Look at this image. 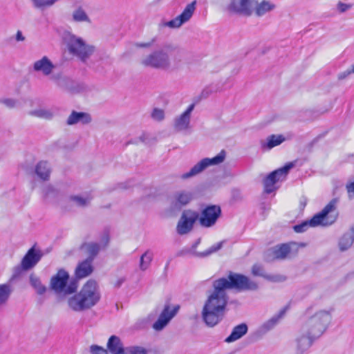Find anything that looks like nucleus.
Returning <instances> with one entry per match:
<instances>
[{
	"mask_svg": "<svg viewBox=\"0 0 354 354\" xmlns=\"http://www.w3.org/2000/svg\"><path fill=\"white\" fill-rule=\"evenodd\" d=\"M316 339H317L311 335L304 333L303 329L301 328L299 331V335L295 340L296 353L297 354H304Z\"/></svg>",
	"mask_w": 354,
	"mask_h": 354,
	"instance_id": "obj_18",
	"label": "nucleus"
},
{
	"mask_svg": "<svg viewBox=\"0 0 354 354\" xmlns=\"http://www.w3.org/2000/svg\"><path fill=\"white\" fill-rule=\"evenodd\" d=\"M352 73H354L351 72V68H348V69L346 70L345 71L340 73L338 75V80H342L346 78L348 75H350Z\"/></svg>",
	"mask_w": 354,
	"mask_h": 354,
	"instance_id": "obj_51",
	"label": "nucleus"
},
{
	"mask_svg": "<svg viewBox=\"0 0 354 354\" xmlns=\"http://www.w3.org/2000/svg\"><path fill=\"white\" fill-rule=\"evenodd\" d=\"M354 243V228L351 227L346 231L339 240V248L341 251L347 250Z\"/></svg>",
	"mask_w": 354,
	"mask_h": 354,
	"instance_id": "obj_28",
	"label": "nucleus"
},
{
	"mask_svg": "<svg viewBox=\"0 0 354 354\" xmlns=\"http://www.w3.org/2000/svg\"><path fill=\"white\" fill-rule=\"evenodd\" d=\"M131 143H133V144H137V143H138V141H137V140H135V141H131Z\"/></svg>",
	"mask_w": 354,
	"mask_h": 354,
	"instance_id": "obj_58",
	"label": "nucleus"
},
{
	"mask_svg": "<svg viewBox=\"0 0 354 354\" xmlns=\"http://www.w3.org/2000/svg\"><path fill=\"white\" fill-rule=\"evenodd\" d=\"M178 310L179 306H176L171 308L169 304H166L157 320L153 324L152 328L155 331L162 330L175 317Z\"/></svg>",
	"mask_w": 354,
	"mask_h": 354,
	"instance_id": "obj_15",
	"label": "nucleus"
},
{
	"mask_svg": "<svg viewBox=\"0 0 354 354\" xmlns=\"http://www.w3.org/2000/svg\"><path fill=\"white\" fill-rule=\"evenodd\" d=\"M351 4L344 3L341 1L338 2L337 8L339 12H344L351 8Z\"/></svg>",
	"mask_w": 354,
	"mask_h": 354,
	"instance_id": "obj_49",
	"label": "nucleus"
},
{
	"mask_svg": "<svg viewBox=\"0 0 354 354\" xmlns=\"http://www.w3.org/2000/svg\"><path fill=\"white\" fill-rule=\"evenodd\" d=\"M13 38L17 42L24 41L26 39L25 36H24L21 30H17V33L13 37Z\"/></svg>",
	"mask_w": 354,
	"mask_h": 354,
	"instance_id": "obj_52",
	"label": "nucleus"
},
{
	"mask_svg": "<svg viewBox=\"0 0 354 354\" xmlns=\"http://www.w3.org/2000/svg\"><path fill=\"white\" fill-rule=\"evenodd\" d=\"M91 352L92 354H107L106 350L97 345L91 346Z\"/></svg>",
	"mask_w": 354,
	"mask_h": 354,
	"instance_id": "obj_48",
	"label": "nucleus"
},
{
	"mask_svg": "<svg viewBox=\"0 0 354 354\" xmlns=\"http://www.w3.org/2000/svg\"><path fill=\"white\" fill-rule=\"evenodd\" d=\"M216 281L225 292L227 290H235L237 292L254 291L259 288L258 284L248 277L231 271L227 277H221Z\"/></svg>",
	"mask_w": 354,
	"mask_h": 354,
	"instance_id": "obj_5",
	"label": "nucleus"
},
{
	"mask_svg": "<svg viewBox=\"0 0 354 354\" xmlns=\"http://www.w3.org/2000/svg\"><path fill=\"white\" fill-rule=\"evenodd\" d=\"M28 114L31 116L45 120H51L54 116V113L51 110L44 108L30 111Z\"/></svg>",
	"mask_w": 354,
	"mask_h": 354,
	"instance_id": "obj_34",
	"label": "nucleus"
},
{
	"mask_svg": "<svg viewBox=\"0 0 354 354\" xmlns=\"http://www.w3.org/2000/svg\"><path fill=\"white\" fill-rule=\"evenodd\" d=\"M50 287L56 294L68 295L76 292L78 283L75 279H70L66 270L60 269L52 277Z\"/></svg>",
	"mask_w": 354,
	"mask_h": 354,
	"instance_id": "obj_8",
	"label": "nucleus"
},
{
	"mask_svg": "<svg viewBox=\"0 0 354 354\" xmlns=\"http://www.w3.org/2000/svg\"><path fill=\"white\" fill-rule=\"evenodd\" d=\"M101 297L99 287L94 280H88L80 291L67 299L69 309L73 312L81 313L95 306Z\"/></svg>",
	"mask_w": 354,
	"mask_h": 354,
	"instance_id": "obj_2",
	"label": "nucleus"
},
{
	"mask_svg": "<svg viewBox=\"0 0 354 354\" xmlns=\"http://www.w3.org/2000/svg\"><path fill=\"white\" fill-rule=\"evenodd\" d=\"M346 190L348 198L350 199L354 198V181L346 185Z\"/></svg>",
	"mask_w": 354,
	"mask_h": 354,
	"instance_id": "obj_50",
	"label": "nucleus"
},
{
	"mask_svg": "<svg viewBox=\"0 0 354 354\" xmlns=\"http://www.w3.org/2000/svg\"><path fill=\"white\" fill-rule=\"evenodd\" d=\"M93 261L86 259L80 262L75 269V276L78 279H82L90 275L93 271Z\"/></svg>",
	"mask_w": 354,
	"mask_h": 354,
	"instance_id": "obj_26",
	"label": "nucleus"
},
{
	"mask_svg": "<svg viewBox=\"0 0 354 354\" xmlns=\"http://www.w3.org/2000/svg\"><path fill=\"white\" fill-rule=\"evenodd\" d=\"M34 8L44 10L54 6L59 0H30Z\"/></svg>",
	"mask_w": 354,
	"mask_h": 354,
	"instance_id": "obj_39",
	"label": "nucleus"
},
{
	"mask_svg": "<svg viewBox=\"0 0 354 354\" xmlns=\"http://www.w3.org/2000/svg\"><path fill=\"white\" fill-rule=\"evenodd\" d=\"M64 39L70 54L85 62L95 52V46L89 45L80 37L71 32L64 35Z\"/></svg>",
	"mask_w": 354,
	"mask_h": 354,
	"instance_id": "obj_6",
	"label": "nucleus"
},
{
	"mask_svg": "<svg viewBox=\"0 0 354 354\" xmlns=\"http://www.w3.org/2000/svg\"><path fill=\"white\" fill-rule=\"evenodd\" d=\"M285 138L283 135H270L265 140H261L260 142L261 147L263 150H270L273 147L281 145L285 141Z\"/></svg>",
	"mask_w": 354,
	"mask_h": 354,
	"instance_id": "obj_25",
	"label": "nucleus"
},
{
	"mask_svg": "<svg viewBox=\"0 0 354 354\" xmlns=\"http://www.w3.org/2000/svg\"><path fill=\"white\" fill-rule=\"evenodd\" d=\"M198 218V213L192 209L184 210L178 222L176 231L180 235L186 234L192 231L194 224Z\"/></svg>",
	"mask_w": 354,
	"mask_h": 354,
	"instance_id": "obj_14",
	"label": "nucleus"
},
{
	"mask_svg": "<svg viewBox=\"0 0 354 354\" xmlns=\"http://www.w3.org/2000/svg\"><path fill=\"white\" fill-rule=\"evenodd\" d=\"M107 348L111 354H123L125 349L120 339L115 335L110 337L107 343Z\"/></svg>",
	"mask_w": 354,
	"mask_h": 354,
	"instance_id": "obj_29",
	"label": "nucleus"
},
{
	"mask_svg": "<svg viewBox=\"0 0 354 354\" xmlns=\"http://www.w3.org/2000/svg\"><path fill=\"white\" fill-rule=\"evenodd\" d=\"M109 241V238L107 234H105L102 239V243H97L95 242L86 243L82 245V248L86 250L88 257L86 258L88 259H91V261H93L95 257L97 255L100 250L101 249L105 248Z\"/></svg>",
	"mask_w": 354,
	"mask_h": 354,
	"instance_id": "obj_21",
	"label": "nucleus"
},
{
	"mask_svg": "<svg viewBox=\"0 0 354 354\" xmlns=\"http://www.w3.org/2000/svg\"><path fill=\"white\" fill-rule=\"evenodd\" d=\"M248 329V326L244 323L236 326L231 334L225 339V342L231 343L239 339L247 333Z\"/></svg>",
	"mask_w": 354,
	"mask_h": 354,
	"instance_id": "obj_30",
	"label": "nucleus"
},
{
	"mask_svg": "<svg viewBox=\"0 0 354 354\" xmlns=\"http://www.w3.org/2000/svg\"><path fill=\"white\" fill-rule=\"evenodd\" d=\"M167 48H169V56H172L175 66H178L183 60L185 55V51L178 47L169 45L167 46Z\"/></svg>",
	"mask_w": 354,
	"mask_h": 354,
	"instance_id": "obj_33",
	"label": "nucleus"
},
{
	"mask_svg": "<svg viewBox=\"0 0 354 354\" xmlns=\"http://www.w3.org/2000/svg\"><path fill=\"white\" fill-rule=\"evenodd\" d=\"M292 167L293 164L290 162L269 174L263 180L264 192L266 194H271L275 191L277 189L275 184L280 180H283Z\"/></svg>",
	"mask_w": 354,
	"mask_h": 354,
	"instance_id": "obj_12",
	"label": "nucleus"
},
{
	"mask_svg": "<svg viewBox=\"0 0 354 354\" xmlns=\"http://www.w3.org/2000/svg\"><path fill=\"white\" fill-rule=\"evenodd\" d=\"M42 196L46 198H55L57 196V190L52 185H46L41 189Z\"/></svg>",
	"mask_w": 354,
	"mask_h": 354,
	"instance_id": "obj_41",
	"label": "nucleus"
},
{
	"mask_svg": "<svg viewBox=\"0 0 354 354\" xmlns=\"http://www.w3.org/2000/svg\"><path fill=\"white\" fill-rule=\"evenodd\" d=\"M71 19L75 23H91L89 16L82 6H77L73 10Z\"/></svg>",
	"mask_w": 354,
	"mask_h": 354,
	"instance_id": "obj_31",
	"label": "nucleus"
},
{
	"mask_svg": "<svg viewBox=\"0 0 354 354\" xmlns=\"http://www.w3.org/2000/svg\"><path fill=\"white\" fill-rule=\"evenodd\" d=\"M30 283L37 294L43 295L46 291V287L42 284L38 277L34 274L30 275Z\"/></svg>",
	"mask_w": 354,
	"mask_h": 354,
	"instance_id": "obj_37",
	"label": "nucleus"
},
{
	"mask_svg": "<svg viewBox=\"0 0 354 354\" xmlns=\"http://www.w3.org/2000/svg\"><path fill=\"white\" fill-rule=\"evenodd\" d=\"M148 137H149L148 134L143 133L140 136L138 137V140L140 142L147 144V143H148L147 142Z\"/></svg>",
	"mask_w": 354,
	"mask_h": 354,
	"instance_id": "obj_54",
	"label": "nucleus"
},
{
	"mask_svg": "<svg viewBox=\"0 0 354 354\" xmlns=\"http://www.w3.org/2000/svg\"><path fill=\"white\" fill-rule=\"evenodd\" d=\"M141 64L155 69L167 70L171 68L169 48L167 46L153 51L141 59Z\"/></svg>",
	"mask_w": 354,
	"mask_h": 354,
	"instance_id": "obj_9",
	"label": "nucleus"
},
{
	"mask_svg": "<svg viewBox=\"0 0 354 354\" xmlns=\"http://www.w3.org/2000/svg\"><path fill=\"white\" fill-rule=\"evenodd\" d=\"M225 151L222 150L214 158H203L192 167L189 171L181 174L180 178L183 180L188 179L201 174L209 166L219 165L225 160Z\"/></svg>",
	"mask_w": 354,
	"mask_h": 354,
	"instance_id": "obj_10",
	"label": "nucleus"
},
{
	"mask_svg": "<svg viewBox=\"0 0 354 354\" xmlns=\"http://www.w3.org/2000/svg\"><path fill=\"white\" fill-rule=\"evenodd\" d=\"M92 121L91 115L86 112H78L72 111L66 119V123L68 126H73L77 124L86 125Z\"/></svg>",
	"mask_w": 354,
	"mask_h": 354,
	"instance_id": "obj_22",
	"label": "nucleus"
},
{
	"mask_svg": "<svg viewBox=\"0 0 354 354\" xmlns=\"http://www.w3.org/2000/svg\"><path fill=\"white\" fill-rule=\"evenodd\" d=\"M221 215V209L218 205H211L205 207L198 214V223L203 227L214 226Z\"/></svg>",
	"mask_w": 354,
	"mask_h": 354,
	"instance_id": "obj_13",
	"label": "nucleus"
},
{
	"mask_svg": "<svg viewBox=\"0 0 354 354\" xmlns=\"http://www.w3.org/2000/svg\"><path fill=\"white\" fill-rule=\"evenodd\" d=\"M92 198L88 196H80L73 195L69 197V200L73 203V204L77 207H84L88 206L91 201Z\"/></svg>",
	"mask_w": 354,
	"mask_h": 354,
	"instance_id": "obj_36",
	"label": "nucleus"
},
{
	"mask_svg": "<svg viewBox=\"0 0 354 354\" xmlns=\"http://www.w3.org/2000/svg\"><path fill=\"white\" fill-rule=\"evenodd\" d=\"M351 72L354 73V64L351 66Z\"/></svg>",
	"mask_w": 354,
	"mask_h": 354,
	"instance_id": "obj_57",
	"label": "nucleus"
},
{
	"mask_svg": "<svg viewBox=\"0 0 354 354\" xmlns=\"http://www.w3.org/2000/svg\"><path fill=\"white\" fill-rule=\"evenodd\" d=\"M153 252L148 250L145 252L140 257V262H139V268L141 270L145 271L147 270L151 263L153 260Z\"/></svg>",
	"mask_w": 354,
	"mask_h": 354,
	"instance_id": "obj_35",
	"label": "nucleus"
},
{
	"mask_svg": "<svg viewBox=\"0 0 354 354\" xmlns=\"http://www.w3.org/2000/svg\"><path fill=\"white\" fill-rule=\"evenodd\" d=\"M35 172L39 179L43 181H48L51 174V167L46 161H39L35 168Z\"/></svg>",
	"mask_w": 354,
	"mask_h": 354,
	"instance_id": "obj_27",
	"label": "nucleus"
},
{
	"mask_svg": "<svg viewBox=\"0 0 354 354\" xmlns=\"http://www.w3.org/2000/svg\"><path fill=\"white\" fill-rule=\"evenodd\" d=\"M264 279L271 282L279 283L285 281L286 277L279 274H270L266 273Z\"/></svg>",
	"mask_w": 354,
	"mask_h": 354,
	"instance_id": "obj_44",
	"label": "nucleus"
},
{
	"mask_svg": "<svg viewBox=\"0 0 354 354\" xmlns=\"http://www.w3.org/2000/svg\"><path fill=\"white\" fill-rule=\"evenodd\" d=\"M125 281V279L124 277L122 278H120L119 279H118V281H116L115 286L116 287H120L123 283L124 281Z\"/></svg>",
	"mask_w": 354,
	"mask_h": 354,
	"instance_id": "obj_55",
	"label": "nucleus"
},
{
	"mask_svg": "<svg viewBox=\"0 0 354 354\" xmlns=\"http://www.w3.org/2000/svg\"><path fill=\"white\" fill-rule=\"evenodd\" d=\"M194 106V104H191L183 113L174 119V127L176 131H182L189 129L191 115Z\"/></svg>",
	"mask_w": 354,
	"mask_h": 354,
	"instance_id": "obj_19",
	"label": "nucleus"
},
{
	"mask_svg": "<svg viewBox=\"0 0 354 354\" xmlns=\"http://www.w3.org/2000/svg\"><path fill=\"white\" fill-rule=\"evenodd\" d=\"M290 252V247L287 243L277 245L269 249L265 254V260L268 262L283 260Z\"/></svg>",
	"mask_w": 354,
	"mask_h": 354,
	"instance_id": "obj_17",
	"label": "nucleus"
},
{
	"mask_svg": "<svg viewBox=\"0 0 354 354\" xmlns=\"http://www.w3.org/2000/svg\"><path fill=\"white\" fill-rule=\"evenodd\" d=\"M43 257V252L39 249L32 247L29 249L21 260L25 270H30L34 268Z\"/></svg>",
	"mask_w": 354,
	"mask_h": 354,
	"instance_id": "obj_20",
	"label": "nucleus"
},
{
	"mask_svg": "<svg viewBox=\"0 0 354 354\" xmlns=\"http://www.w3.org/2000/svg\"><path fill=\"white\" fill-rule=\"evenodd\" d=\"M337 201V198H333L322 212L315 214L311 219L295 225L293 227L295 232L301 233L306 231L310 227H316L319 225L326 226L335 223L337 218V213L335 211Z\"/></svg>",
	"mask_w": 354,
	"mask_h": 354,
	"instance_id": "obj_3",
	"label": "nucleus"
},
{
	"mask_svg": "<svg viewBox=\"0 0 354 354\" xmlns=\"http://www.w3.org/2000/svg\"><path fill=\"white\" fill-rule=\"evenodd\" d=\"M196 1L187 4L183 12L174 19L165 23V26L171 28H180L183 24L187 22L192 17L196 10Z\"/></svg>",
	"mask_w": 354,
	"mask_h": 354,
	"instance_id": "obj_16",
	"label": "nucleus"
},
{
	"mask_svg": "<svg viewBox=\"0 0 354 354\" xmlns=\"http://www.w3.org/2000/svg\"><path fill=\"white\" fill-rule=\"evenodd\" d=\"M251 272L254 276L261 277L263 278H265V276L266 274V272H265L263 267L259 264H254L252 267Z\"/></svg>",
	"mask_w": 354,
	"mask_h": 354,
	"instance_id": "obj_46",
	"label": "nucleus"
},
{
	"mask_svg": "<svg viewBox=\"0 0 354 354\" xmlns=\"http://www.w3.org/2000/svg\"><path fill=\"white\" fill-rule=\"evenodd\" d=\"M208 95H209V93L207 91H206V90L203 91V92H202L203 96H204L205 97H207L208 96Z\"/></svg>",
	"mask_w": 354,
	"mask_h": 354,
	"instance_id": "obj_56",
	"label": "nucleus"
},
{
	"mask_svg": "<svg viewBox=\"0 0 354 354\" xmlns=\"http://www.w3.org/2000/svg\"><path fill=\"white\" fill-rule=\"evenodd\" d=\"M287 308L281 309L277 315H274L261 326L262 330L266 332L272 329L279 321L285 315Z\"/></svg>",
	"mask_w": 354,
	"mask_h": 354,
	"instance_id": "obj_32",
	"label": "nucleus"
},
{
	"mask_svg": "<svg viewBox=\"0 0 354 354\" xmlns=\"http://www.w3.org/2000/svg\"><path fill=\"white\" fill-rule=\"evenodd\" d=\"M28 270H25L24 268V266L22 265V263L21 262L20 265H18L13 268L12 269V279H15L20 277L24 271H27Z\"/></svg>",
	"mask_w": 354,
	"mask_h": 354,
	"instance_id": "obj_47",
	"label": "nucleus"
},
{
	"mask_svg": "<svg viewBox=\"0 0 354 354\" xmlns=\"http://www.w3.org/2000/svg\"><path fill=\"white\" fill-rule=\"evenodd\" d=\"M223 241L218 242L213 245H212L209 248L203 252H196L195 255L198 257H206L216 252L223 247Z\"/></svg>",
	"mask_w": 354,
	"mask_h": 354,
	"instance_id": "obj_40",
	"label": "nucleus"
},
{
	"mask_svg": "<svg viewBox=\"0 0 354 354\" xmlns=\"http://www.w3.org/2000/svg\"><path fill=\"white\" fill-rule=\"evenodd\" d=\"M0 104L8 109H15L20 106V102L17 99L3 97L0 99Z\"/></svg>",
	"mask_w": 354,
	"mask_h": 354,
	"instance_id": "obj_42",
	"label": "nucleus"
},
{
	"mask_svg": "<svg viewBox=\"0 0 354 354\" xmlns=\"http://www.w3.org/2000/svg\"><path fill=\"white\" fill-rule=\"evenodd\" d=\"M332 320L329 310H322L310 317L301 328L304 333L311 335L317 339L327 330Z\"/></svg>",
	"mask_w": 354,
	"mask_h": 354,
	"instance_id": "obj_4",
	"label": "nucleus"
},
{
	"mask_svg": "<svg viewBox=\"0 0 354 354\" xmlns=\"http://www.w3.org/2000/svg\"><path fill=\"white\" fill-rule=\"evenodd\" d=\"M151 117L153 120L160 122L165 118V111L161 109L154 108L151 113Z\"/></svg>",
	"mask_w": 354,
	"mask_h": 354,
	"instance_id": "obj_45",
	"label": "nucleus"
},
{
	"mask_svg": "<svg viewBox=\"0 0 354 354\" xmlns=\"http://www.w3.org/2000/svg\"><path fill=\"white\" fill-rule=\"evenodd\" d=\"M153 41L147 43H138L136 44V46L140 48H149L152 46Z\"/></svg>",
	"mask_w": 354,
	"mask_h": 354,
	"instance_id": "obj_53",
	"label": "nucleus"
},
{
	"mask_svg": "<svg viewBox=\"0 0 354 354\" xmlns=\"http://www.w3.org/2000/svg\"><path fill=\"white\" fill-rule=\"evenodd\" d=\"M11 293L10 285L8 283L0 284V306L6 304Z\"/></svg>",
	"mask_w": 354,
	"mask_h": 354,
	"instance_id": "obj_38",
	"label": "nucleus"
},
{
	"mask_svg": "<svg viewBox=\"0 0 354 354\" xmlns=\"http://www.w3.org/2000/svg\"><path fill=\"white\" fill-rule=\"evenodd\" d=\"M213 290L205 300L201 316L205 324L214 327L220 323L226 313L228 296L224 289L214 280L212 283Z\"/></svg>",
	"mask_w": 354,
	"mask_h": 354,
	"instance_id": "obj_1",
	"label": "nucleus"
},
{
	"mask_svg": "<svg viewBox=\"0 0 354 354\" xmlns=\"http://www.w3.org/2000/svg\"><path fill=\"white\" fill-rule=\"evenodd\" d=\"M253 8L254 0H228L225 10L231 15L250 17Z\"/></svg>",
	"mask_w": 354,
	"mask_h": 354,
	"instance_id": "obj_11",
	"label": "nucleus"
},
{
	"mask_svg": "<svg viewBox=\"0 0 354 354\" xmlns=\"http://www.w3.org/2000/svg\"><path fill=\"white\" fill-rule=\"evenodd\" d=\"M275 8L276 5L270 1L263 0L261 2L254 1L253 10L257 17H262L274 10Z\"/></svg>",
	"mask_w": 354,
	"mask_h": 354,
	"instance_id": "obj_24",
	"label": "nucleus"
},
{
	"mask_svg": "<svg viewBox=\"0 0 354 354\" xmlns=\"http://www.w3.org/2000/svg\"><path fill=\"white\" fill-rule=\"evenodd\" d=\"M55 68V65L47 56H43L32 64L34 72L41 74L45 77H48L50 81L60 88H66L70 80L63 77L61 73L53 74V72Z\"/></svg>",
	"mask_w": 354,
	"mask_h": 354,
	"instance_id": "obj_7",
	"label": "nucleus"
},
{
	"mask_svg": "<svg viewBox=\"0 0 354 354\" xmlns=\"http://www.w3.org/2000/svg\"><path fill=\"white\" fill-rule=\"evenodd\" d=\"M123 354H147V351L140 346H127L125 347Z\"/></svg>",
	"mask_w": 354,
	"mask_h": 354,
	"instance_id": "obj_43",
	"label": "nucleus"
},
{
	"mask_svg": "<svg viewBox=\"0 0 354 354\" xmlns=\"http://www.w3.org/2000/svg\"><path fill=\"white\" fill-rule=\"evenodd\" d=\"M193 199L192 192L188 191L176 192L172 198L171 205L174 209H180Z\"/></svg>",
	"mask_w": 354,
	"mask_h": 354,
	"instance_id": "obj_23",
	"label": "nucleus"
}]
</instances>
